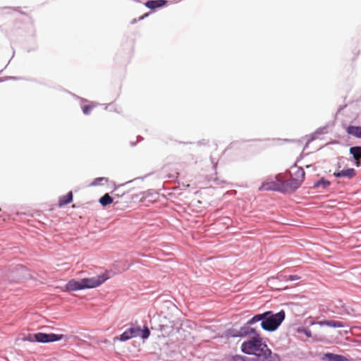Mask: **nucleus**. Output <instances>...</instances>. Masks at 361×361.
<instances>
[{"label":"nucleus","mask_w":361,"mask_h":361,"mask_svg":"<svg viewBox=\"0 0 361 361\" xmlns=\"http://www.w3.org/2000/svg\"><path fill=\"white\" fill-rule=\"evenodd\" d=\"M241 350L248 355H254L255 357H248L242 355H235L233 361H279L278 355L272 353L267 345L263 341L259 335L244 341L241 345Z\"/></svg>","instance_id":"obj_1"},{"label":"nucleus","mask_w":361,"mask_h":361,"mask_svg":"<svg viewBox=\"0 0 361 361\" xmlns=\"http://www.w3.org/2000/svg\"><path fill=\"white\" fill-rule=\"evenodd\" d=\"M285 316L284 310H281L276 314H274L271 311H267L262 314L255 315L247 322V324H253L262 321L261 326L264 330L274 331L281 325L285 319Z\"/></svg>","instance_id":"obj_2"},{"label":"nucleus","mask_w":361,"mask_h":361,"mask_svg":"<svg viewBox=\"0 0 361 361\" xmlns=\"http://www.w3.org/2000/svg\"><path fill=\"white\" fill-rule=\"evenodd\" d=\"M106 279L104 276H97L80 280L71 279L66 283L65 289L67 291H75L85 288H96L103 283Z\"/></svg>","instance_id":"obj_3"},{"label":"nucleus","mask_w":361,"mask_h":361,"mask_svg":"<svg viewBox=\"0 0 361 361\" xmlns=\"http://www.w3.org/2000/svg\"><path fill=\"white\" fill-rule=\"evenodd\" d=\"M289 173L290 178L284 181L283 188L286 191L293 192L303 182L305 173L302 168L295 166L290 168Z\"/></svg>","instance_id":"obj_4"},{"label":"nucleus","mask_w":361,"mask_h":361,"mask_svg":"<svg viewBox=\"0 0 361 361\" xmlns=\"http://www.w3.org/2000/svg\"><path fill=\"white\" fill-rule=\"evenodd\" d=\"M32 337H33L34 339L37 342L47 343V342H53V341H59L63 337V335H62V334L57 335V334H54L37 333L32 336L30 335L28 337V340L30 341H33V338Z\"/></svg>","instance_id":"obj_5"},{"label":"nucleus","mask_w":361,"mask_h":361,"mask_svg":"<svg viewBox=\"0 0 361 361\" xmlns=\"http://www.w3.org/2000/svg\"><path fill=\"white\" fill-rule=\"evenodd\" d=\"M141 329L140 326L130 327L126 330L119 337V341H126L132 338L137 337L140 335Z\"/></svg>","instance_id":"obj_6"},{"label":"nucleus","mask_w":361,"mask_h":361,"mask_svg":"<svg viewBox=\"0 0 361 361\" xmlns=\"http://www.w3.org/2000/svg\"><path fill=\"white\" fill-rule=\"evenodd\" d=\"M334 176L337 178H345L351 179L356 176V171L353 168L341 169L340 167L334 173Z\"/></svg>","instance_id":"obj_7"},{"label":"nucleus","mask_w":361,"mask_h":361,"mask_svg":"<svg viewBox=\"0 0 361 361\" xmlns=\"http://www.w3.org/2000/svg\"><path fill=\"white\" fill-rule=\"evenodd\" d=\"M166 0H149L145 3V6L150 9H155L166 5Z\"/></svg>","instance_id":"obj_8"},{"label":"nucleus","mask_w":361,"mask_h":361,"mask_svg":"<svg viewBox=\"0 0 361 361\" xmlns=\"http://www.w3.org/2000/svg\"><path fill=\"white\" fill-rule=\"evenodd\" d=\"M346 132L348 135L361 138V126H349L346 128Z\"/></svg>","instance_id":"obj_9"},{"label":"nucleus","mask_w":361,"mask_h":361,"mask_svg":"<svg viewBox=\"0 0 361 361\" xmlns=\"http://www.w3.org/2000/svg\"><path fill=\"white\" fill-rule=\"evenodd\" d=\"M323 359L328 361H348L345 357L333 353L325 354Z\"/></svg>","instance_id":"obj_10"},{"label":"nucleus","mask_w":361,"mask_h":361,"mask_svg":"<svg viewBox=\"0 0 361 361\" xmlns=\"http://www.w3.org/2000/svg\"><path fill=\"white\" fill-rule=\"evenodd\" d=\"M73 200V192L70 191L66 195L61 196L59 199V206L60 207L69 204Z\"/></svg>","instance_id":"obj_11"},{"label":"nucleus","mask_w":361,"mask_h":361,"mask_svg":"<svg viewBox=\"0 0 361 361\" xmlns=\"http://www.w3.org/2000/svg\"><path fill=\"white\" fill-rule=\"evenodd\" d=\"M250 325L251 324H247V323H246L245 324V326L240 329L241 335H245V336L251 335V334H253L255 336L259 335L258 334H257L255 329L250 327Z\"/></svg>","instance_id":"obj_12"},{"label":"nucleus","mask_w":361,"mask_h":361,"mask_svg":"<svg viewBox=\"0 0 361 361\" xmlns=\"http://www.w3.org/2000/svg\"><path fill=\"white\" fill-rule=\"evenodd\" d=\"M99 203L105 207L113 202V198L108 194L104 195L99 200Z\"/></svg>","instance_id":"obj_13"},{"label":"nucleus","mask_w":361,"mask_h":361,"mask_svg":"<svg viewBox=\"0 0 361 361\" xmlns=\"http://www.w3.org/2000/svg\"><path fill=\"white\" fill-rule=\"evenodd\" d=\"M350 152L353 155L355 159H361V147H353L350 149Z\"/></svg>","instance_id":"obj_14"},{"label":"nucleus","mask_w":361,"mask_h":361,"mask_svg":"<svg viewBox=\"0 0 361 361\" xmlns=\"http://www.w3.org/2000/svg\"><path fill=\"white\" fill-rule=\"evenodd\" d=\"M322 324H324L331 327H343L344 326V325L342 322H338V321H334V320L325 321V322H322Z\"/></svg>","instance_id":"obj_15"},{"label":"nucleus","mask_w":361,"mask_h":361,"mask_svg":"<svg viewBox=\"0 0 361 361\" xmlns=\"http://www.w3.org/2000/svg\"><path fill=\"white\" fill-rule=\"evenodd\" d=\"M330 182L327 180H324V179H322L319 180L317 183H315L314 187H319L320 185H322L324 188L329 186Z\"/></svg>","instance_id":"obj_16"},{"label":"nucleus","mask_w":361,"mask_h":361,"mask_svg":"<svg viewBox=\"0 0 361 361\" xmlns=\"http://www.w3.org/2000/svg\"><path fill=\"white\" fill-rule=\"evenodd\" d=\"M262 189L269 190H277L278 188L274 186L272 183H266L262 185L260 190H262Z\"/></svg>","instance_id":"obj_17"},{"label":"nucleus","mask_w":361,"mask_h":361,"mask_svg":"<svg viewBox=\"0 0 361 361\" xmlns=\"http://www.w3.org/2000/svg\"><path fill=\"white\" fill-rule=\"evenodd\" d=\"M94 107V105H86L82 107V111L85 115L90 114V111Z\"/></svg>","instance_id":"obj_18"},{"label":"nucleus","mask_w":361,"mask_h":361,"mask_svg":"<svg viewBox=\"0 0 361 361\" xmlns=\"http://www.w3.org/2000/svg\"><path fill=\"white\" fill-rule=\"evenodd\" d=\"M140 333H142L141 337L143 339L147 338L150 335V331L147 327H145L142 331L141 330Z\"/></svg>","instance_id":"obj_19"},{"label":"nucleus","mask_w":361,"mask_h":361,"mask_svg":"<svg viewBox=\"0 0 361 361\" xmlns=\"http://www.w3.org/2000/svg\"><path fill=\"white\" fill-rule=\"evenodd\" d=\"M298 279H299V277L298 276H295V275L290 276V279L291 281L297 280Z\"/></svg>","instance_id":"obj_20"},{"label":"nucleus","mask_w":361,"mask_h":361,"mask_svg":"<svg viewBox=\"0 0 361 361\" xmlns=\"http://www.w3.org/2000/svg\"><path fill=\"white\" fill-rule=\"evenodd\" d=\"M305 334L307 335V336H308V337H311L312 334H311V331H309V330H305Z\"/></svg>","instance_id":"obj_21"}]
</instances>
